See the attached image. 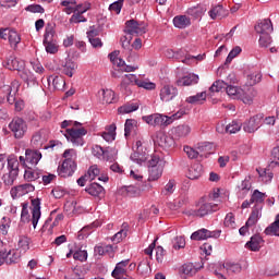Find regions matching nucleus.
<instances>
[{
    "label": "nucleus",
    "instance_id": "obj_33",
    "mask_svg": "<svg viewBox=\"0 0 279 279\" xmlns=\"http://www.w3.org/2000/svg\"><path fill=\"white\" fill-rule=\"evenodd\" d=\"M86 193L88 195H92L93 197H99V195H104V186H101L98 183H92L85 189Z\"/></svg>",
    "mask_w": 279,
    "mask_h": 279
},
{
    "label": "nucleus",
    "instance_id": "obj_30",
    "mask_svg": "<svg viewBox=\"0 0 279 279\" xmlns=\"http://www.w3.org/2000/svg\"><path fill=\"white\" fill-rule=\"evenodd\" d=\"M64 75L68 77H73V73H75V69H77V63L71 59H66L64 64H62Z\"/></svg>",
    "mask_w": 279,
    "mask_h": 279
},
{
    "label": "nucleus",
    "instance_id": "obj_52",
    "mask_svg": "<svg viewBox=\"0 0 279 279\" xmlns=\"http://www.w3.org/2000/svg\"><path fill=\"white\" fill-rule=\"evenodd\" d=\"M8 170L15 171V173H19V159L16 158V156L14 155L9 156Z\"/></svg>",
    "mask_w": 279,
    "mask_h": 279
},
{
    "label": "nucleus",
    "instance_id": "obj_34",
    "mask_svg": "<svg viewBox=\"0 0 279 279\" xmlns=\"http://www.w3.org/2000/svg\"><path fill=\"white\" fill-rule=\"evenodd\" d=\"M205 13H206V7L202 4L187 9V14L190 16H193L194 19H199L201 16H204Z\"/></svg>",
    "mask_w": 279,
    "mask_h": 279
},
{
    "label": "nucleus",
    "instance_id": "obj_56",
    "mask_svg": "<svg viewBox=\"0 0 279 279\" xmlns=\"http://www.w3.org/2000/svg\"><path fill=\"white\" fill-rule=\"evenodd\" d=\"M8 40L11 47H16V45L21 43V36L19 35V33H16V31H10Z\"/></svg>",
    "mask_w": 279,
    "mask_h": 279
},
{
    "label": "nucleus",
    "instance_id": "obj_21",
    "mask_svg": "<svg viewBox=\"0 0 279 279\" xmlns=\"http://www.w3.org/2000/svg\"><path fill=\"white\" fill-rule=\"evenodd\" d=\"M259 217H263V205H255L251 216L246 220V226H256Z\"/></svg>",
    "mask_w": 279,
    "mask_h": 279
},
{
    "label": "nucleus",
    "instance_id": "obj_15",
    "mask_svg": "<svg viewBox=\"0 0 279 279\" xmlns=\"http://www.w3.org/2000/svg\"><path fill=\"white\" fill-rule=\"evenodd\" d=\"M154 142L157 145H159V147H162L163 149H170V147H173L175 145V141L173 140V137L162 132H159L156 134Z\"/></svg>",
    "mask_w": 279,
    "mask_h": 279
},
{
    "label": "nucleus",
    "instance_id": "obj_12",
    "mask_svg": "<svg viewBox=\"0 0 279 279\" xmlns=\"http://www.w3.org/2000/svg\"><path fill=\"white\" fill-rule=\"evenodd\" d=\"M263 113L252 117L248 121L244 122V132H247L248 134H253V132H256V130H258L260 125H263Z\"/></svg>",
    "mask_w": 279,
    "mask_h": 279
},
{
    "label": "nucleus",
    "instance_id": "obj_24",
    "mask_svg": "<svg viewBox=\"0 0 279 279\" xmlns=\"http://www.w3.org/2000/svg\"><path fill=\"white\" fill-rule=\"evenodd\" d=\"M5 264L7 265H16L21 260V252L19 250H10L8 253L4 252Z\"/></svg>",
    "mask_w": 279,
    "mask_h": 279
},
{
    "label": "nucleus",
    "instance_id": "obj_1",
    "mask_svg": "<svg viewBox=\"0 0 279 279\" xmlns=\"http://www.w3.org/2000/svg\"><path fill=\"white\" fill-rule=\"evenodd\" d=\"M64 160L58 167L60 178H71L77 171V150L70 148L63 153Z\"/></svg>",
    "mask_w": 279,
    "mask_h": 279
},
{
    "label": "nucleus",
    "instance_id": "obj_29",
    "mask_svg": "<svg viewBox=\"0 0 279 279\" xmlns=\"http://www.w3.org/2000/svg\"><path fill=\"white\" fill-rule=\"evenodd\" d=\"M16 178H19V172L15 170H9V172L2 175V182L4 186H13L14 182H16Z\"/></svg>",
    "mask_w": 279,
    "mask_h": 279
},
{
    "label": "nucleus",
    "instance_id": "obj_50",
    "mask_svg": "<svg viewBox=\"0 0 279 279\" xmlns=\"http://www.w3.org/2000/svg\"><path fill=\"white\" fill-rule=\"evenodd\" d=\"M27 170L24 172V178L25 180H28V182H35V180H40V173L36 170H32L29 167Z\"/></svg>",
    "mask_w": 279,
    "mask_h": 279
},
{
    "label": "nucleus",
    "instance_id": "obj_42",
    "mask_svg": "<svg viewBox=\"0 0 279 279\" xmlns=\"http://www.w3.org/2000/svg\"><path fill=\"white\" fill-rule=\"evenodd\" d=\"M20 254H25L29 250V238L21 235L17 242Z\"/></svg>",
    "mask_w": 279,
    "mask_h": 279
},
{
    "label": "nucleus",
    "instance_id": "obj_63",
    "mask_svg": "<svg viewBox=\"0 0 279 279\" xmlns=\"http://www.w3.org/2000/svg\"><path fill=\"white\" fill-rule=\"evenodd\" d=\"M175 191V181L170 180L161 191V195H172Z\"/></svg>",
    "mask_w": 279,
    "mask_h": 279
},
{
    "label": "nucleus",
    "instance_id": "obj_13",
    "mask_svg": "<svg viewBox=\"0 0 279 279\" xmlns=\"http://www.w3.org/2000/svg\"><path fill=\"white\" fill-rule=\"evenodd\" d=\"M254 29L256 34H259V36H265L274 33V24L271 23V20L264 19L257 22V25L254 26Z\"/></svg>",
    "mask_w": 279,
    "mask_h": 279
},
{
    "label": "nucleus",
    "instance_id": "obj_47",
    "mask_svg": "<svg viewBox=\"0 0 279 279\" xmlns=\"http://www.w3.org/2000/svg\"><path fill=\"white\" fill-rule=\"evenodd\" d=\"M113 250L112 245L95 246L94 254L95 256H105V254H111Z\"/></svg>",
    "mask_w": 279,
    "mask_h": 279
},
{
    "label": "nucleus",
    "instance_id": "obj_38",
    "mask_svg": "<svg viewBox=\"0 0 279 279\" xmlns=\"http://www.w3.org/2000/svg\"><path fill=\"white\" fill-rule=\"evenodd\" d=\"M206 100V92L197 93L194 96H190L185 99L186 104L197 105L204 104Z\"/></svg>",
    "mask_w": 279,
    "mask_h": 279
},
{
    "label": "nucleus",
    "instance_id": "obj_62",
    "mask_svg": "<svg viewBox=\"0 0 279 279\" xmlns=\"http://www.w3.org/2000/svg\"><path fill=\"white\" fill-rule=\"evenodd\" d=\"M73 258L74 260H80L81 263H84L88 260V252L85 250H78L73 253Z\"/></svg>",
    "mask_w": 279,
    "mask_h": 279
},
{
    "label": "nucleus",
    "instance_id": "obj_27",
    "mask_svg": "<svg viewBox=\"0 0 279 279\" xmlns=\"http://www.w3.org/2000/svg\"><path fill=\"white\" fill-rule=\"evenodd\" d=\"M196 149L201 158H206V156H210V154H213V144L208 142L199 143L197 144Z\"/></svg>",
    "mask_w": 279,
    "mask_h": 279
},
{
    "label": "nucleus",
    "instance_id": "obj_43",
    "mask_svg": "<svg viewBox=\"0 0 279 279\" xmlns=\"http://www.w3.org/2000/svg\"><path fill=\"white\" fill-rule=\"evenodd\" d=\"M63 5L65 14H73L76 11L77 2L75 0H64L61 2Z\"/></svg>",
    "mask_w": 279,
    "mask_h": 279
},
{
    "label": "nucleus",
    "instance_id": "obj_54",
    "mask_svg": "<svg viewBox=\"0 0 279 279\" xmlns=\"http://www.w3.org/2000/svg\"><path fill=\"white\" fill-rule=\"evenodd\" d=\"M12 225V220L10 217H2L1 225H0V231L5 236L8 234V231L10 230V226Z\"/></svg>",
    "mask_w": 279,
    "mask_h": 279
},
{
    "label": "nucleus",
    "instance_id": "obj_11",
    "mask_svg": "<svg viewBox=\"0 0 279 279\" xmlns=\"http://www.w3.org/2000/svg\"><path fill=\"white\" fill-rule=\"evenodd\" d=\"M36 187H34L31 183H24L21 185L13 186L10 191V195L12 199H19V197H23V195H27L28 193H34Z\"/></svg>",
    "mask_w": 279,
    "mask_h": 279
},
{
    "label": "nucleus",
    "instance_id": "obj_14",
    "mask_svg": "<svg viewBox=\"0 0 279 279\" xmlns=\"http://www.w3.org/2000/svg\"><path fill=\"white\" fill-rule=\"evenodd\" d=\"M159 97L165 102L173 101L178 97V88L172 85H165L160 89Z\"/></svg>",
    "mask_w": 279,
    "mask_h": 279
},
{
    "label": "nucleus",
    "instance_id": "obj_3",
    "mask_svg": "<svg viewBox=\"0 0 279 279\" xmlns=\"http://www.w3.org/2000/svg\"><path fill=\"white\" fill-rule=\"evenodd\" d=\"M78 125H82L80 122H74V128L66 129V131H61V134L65 136L66 141L69 143H72L74 147H82L84 145V136L88 134V131L85 128H78Z\"/></svg>",
    "mask_w": 279,
    "mask_h": 279
},
{
    "label": "nucleus",
    "instance_id": "obj_49",
    "mask_svg": "<svg viewBox=\"0 0 279 279\" xmlns=\"http://www.w3.org/2000/svg\"><path fill=\"white\" fill-rule=\"evenodd\" d=\"M265 197H267V194L255 190L251 197V204H263V202H265Z\"/></svg>",
    "mask_w": 279,
    "mask_h": 279
},
{
    "label": "nucleus",
    "instance_id": "obj_41",
    "mask_svg": "<svg viewBox=\"0 0 279 279\" xmlns=\"http://www.w3.org/2000/svg\"><path fill=\"white\" fill-rule=\"evenodd\" d=\"M202 177V165L194 163L189 171L190 180H197V178Z\"/></svg>",
    "mask_w": 279,
    "mask_h": 279
},
{
    "label": "nucleus",
    "instance_id": "obj_25",
    "mask_svg": "<svg viewBox=\"0 0 279 279\" xmlns=\"http://www.w3.org/2000/svg\"><path fill=\"white\" fill-rule=\"evenodd\" d=\"M48 84H52L53 90H64V86H66L64 78L56 75L48 77Z\"/></svg>",
    "mask_w": 279,
    "mask_h": 279
},
{
    "label": "nucleus",
    "instance_id": "obj_18",
    "mask_svg": "<svg viewBox=\"0 0 279 279\" xmlns=\"http://www.w3.org/2000/svg\"><path fill=\"white\" fill-rule=\"evenodd\" d=\"M264 243L265 240H263V236L255 234L251 236V240L245 244V247L251 250V252H260Z\"/></svg>",
    "mask_w": 279,
    "mask_h": 279
},
{
    "label": "nucleus",
    "instance_id": "obj_19",
    "mask_svg": "<svg viewBox=\"0 0 279 279\" xmlns=\"http://www.w3.org/2000/svg\"><path fill=\"white\" fill-rule=\"evenodd\" d=\"M128 265H130V259H124L122 262H119L116 265V268L111 272L112 278L121 279L123 276H125L128 271Z\"/></svg>",
    "mask_w": 279,
    "mask_h": 279
},
{
    "label": "nucleus",
    "instance_id": "obj_22",
    "mask_svg": "<svg viewBox=\"0 0 279 279\" xmlns=\"http://www.w3.org/2000/svg\"><path fill=\"white\" fill-rule=\"evenodd\" d=\"M19 75L27 86H36L38 85V81H36V76H34V73H32L28 70H21L19 72Z\"/></svg>",
    "mask_w": 279,
    "mask_h": 279
},
{
    "label": "nucleus",
    "instance_id": "obj_40",
    "mask_svg": "<svg viewBox=\"0 0 279 279\" xmlns=\"http://www.w3.org/2000/svg\"><path fill=\"white\" fill-rule=\"evenodd\" d=\"M136 110H138V105L134 102H129L118 108L119 114H130V112H136Z\"/></svg>",
    "mask_w": 279,
    "mask_h": 279
},
{
    "label": "nucleus",
    "instance_id": "obj_17",
    "mask_svg": "<svg viewBox=\"0 0 279 279\" xmlns=\"http://www.w3.org/2000/svg\"><path fill=\"white\" fill-rule=\"evenodd\" d=\"M31 210H32V225H33V228L36 229V226H38V221L40 220V216H41L40 198L32 199Z\"/></svg>",
    "mask_w": 279,
    "mask_h": 279
},
{
    "label": "nucleus",
    "instance_id": "obj_59",
    "mask_svg": "<svg viewBox=\"0 0 279 279\" xmlns=\"http://www.w3.org/2000/svg\"><path fill=\"white\" fill-rule=\"evenodd\" d=\"M225 226L229 230H234L236 228V221H234V214L229 213L225 218Z\"/></svg>",
    "mask_w": 279,
    "mask_h": 279
},
{
    "label": "nucleus",
    "instance_id": "obj_61",
    "mask_svg": "<svg viewBox=\"0 0 279 279\" xmlns=\"http://www.w3.org/2000/svg\"><path fill=\"white\" fill-rule=\"evenodd\" d=\"M241 122L232 121L226 126V132L229 134H236V132H241Z\"/></svg>",
    "mask_w": 279,
    "mask_h": 279
},
{
    "label": "nucleus",
    "instance_id": "obj_57",
    "mask_svg": "<svg viewBox=\"0 0 279 279\" xmlns=\"http://www.w3.org/2000/svg\"><path fill=\"white\" fill-rule=\"evenodd\" d=\"M122 43V49H124V53L128 51H132V35H125L124 37L121 38Z\"/></svg>",
    "mask_w": 279,
    "mask_h": 279
},
{
    "label": "nucleus",
    "instance_id": "obj_20",
    "mask_svg": "<svg viewBox=\"0 0 279 279\" xmlns=\"http://www.w3.org/2000/svg\"><path fill=\"white\" fill-rule=\"evenodd\" d=\"M47 143V131L40 130L33 135L32 145L33 147L40 148Z\"/></svg>",
    "mask_w": 279,
    "mask_h": 279
},
{
    "label": "nucleus",
    "instance_id": "obj_10",
    "mask_svg": "<svg viewBox=\"0 0 279 279\" xmlns=\"http://www.w3.org/2000/svg\"><path fill=\"white\" fill-rule=\"evenodd\" d=\"M221 231H210L208 229H199L192 233V241H206V239H219Z\"/></svg>",
    "mask_w": 279,
    "mask_h": 279
},
{
    "label": "nucleus",
    "instance_id": "obj_6",
    "mask_svg": "<svg viewBox=\"0 0 279 279\" xmlns=\"http://www.w3.org/2000/svg\"><path fill=\"white\" fill-rule=\"evenodd\" d=\"M41 158L43 153H40V150L28 148L25 150V157L20 156L19 160L23 167H36V165L40 162Z\"/></svg>",
    "mask_w": 279,
    "mask_h": 279
},
{
    "label": "nucleus",
    "instance_id": "obj_8",
    "mask_svg": "<svg viewBox=\"0 0 279 279\" xmlns=\"http://www.w3.org/2000/svg\"><path fill=\"white\" fill-rule=\"evenodd\" d=\"M9 130L13 133L14 138H23L27 134V122L22 118H14L9 123Z\"/></svg>",
    "mask_w": 279,
    "mask_h": 279
},
{
    "label": "nucleus",
    "instance_id": "obj_51",
    "mask_svg": "<svg viewBox=\"0 0 279 279\" xmlns=\"http://www.w3.org/2000/svg\"><path fill=\"white\" fill-rule=\"evenodd\" d=\"M228 83L225 81L218 80L209 87L210 93H221L223 88H227Z\"/></svg>",
    "mask_w": 279,
    "mask_h": 279
},
{
    "label": "nucleus",
    "instance_id": "obj_9",
    "mask_svg": "<svg viewBox=\"0 0 279 279\" xmlns=\"http://www.w3.org/2000/svg\"><path fill=\"white\" fill-rule=\"evenodd\" d=\"M44 46L47 53H58V41H56V32L51 27H47L44 35Z\"/></svg>",
    "mask_w": 279,
    "mask_h": 279
},
{
    "label": "nucleus",
    "instance_id": "obj_53",
    "mask_svg": "<svg viewBox=\"0 0 279 279\" xmlns=\"http://www.w3.org/2000/svg\"><path fill=\"white\" fill-rule=\"evenodd\" d=\"M263 75L259 72H253L247 75V85L248 86H256L258 82H260Z\"/></svg>",
    "mask_w": 279,
    "mask_h": 279
},
{
    "label": "nucleus",
    "instance_id": "obj_64",
    "mask_svg": "<svg viewBox=\"0 0 279 279\" xmlns=\"http://www.w3.org/2000/svg\"><path fill=\"white\" fill-rule=\"evenodd\" d=\"M154 167H162V160L156 155L151 156L148 160V169H153Z\"/></svg>",
    "mask_w": 279,
    "mask_h": 279
},
{
    "label": "nucleus",
    "instance_id": "obj_2",
    "mask_svg": "<svg viewBox=\"0 0 279 279\" xmlns=\"http://www.w3.org/2000/svg\"><path fill=\"white\" fill-rule=\"evenodd\" d=\"M184 111H178L171 116H165L162 113H153L149 116H144L142 120L147 123V125H151L153 128L160 126L167 128L173 123V121H178V119H182Z\"/></svg>",
    "mask_w": 279,
    "mask_h": 279
},
{
    "label": "nucleus",
    "instance_id": "obj_23",
    "mask_svg": "<svg viewBox=\"0 0 279 279\" xmlns=\"http://www.w3.org/2000/svg\"><path fill=\"white\" fill-rule=\"evenodd\" d=\"M199 82V76L197 74H189L177 81V86H193Z\"/></svg>",
    "mask_w": 279,
    "mask_h": 279
},
{
    "label": "nucleus",
    "instance_id": "obj_37",
    "mask_svg": "<svg viewBox=\"0 0 279 279\" xmlns=\"http://www.w3.org/2000/svg\"><path fill=\"white\" fill-rule=\"evenodd\" d=\"M256 172L259 175V180L267 184V182H271L274 180V173L267 169L257 168Z\"/></svg>",
    "mask_w": 279,
    "mask_h": 279
},
{
    "label": "nucleus",
    "instance_id": "obj_31",
    "mask_svg": "<svg viewBox=\"0 0 279 279\" xmlns=\"http://www.w3.org/2000/svg\"><path fill=\"white\" fill-rule=\"evenodd\" d=\"M223 269H226L227 274H229V276H232V274H241V270L243 269L241 267V264L239 263H234V262H226L222 265Z\"/></svg>",
    "mask_w": 279,
    "mask_h": 279
},
{
    "label": "nucleus",
    "instance_id": "obj_28",
    "mask_svg": "<svg viewBox=\"0 0 279 279\" xmlns=\"http://www.w3.org/2000/svg\"><path fill=\"white\" fill-rule=\"evenodd\" d=\"M172 134L175 136V138H184L191 134V126L186 124L175 126L172 131Z\"/></svg>",
    "mask_w": 279,
    "mask_h": 279
},
{
    "label": "nucleus",
    "instance_id": "obj_35",
    "mask_svg": "<svg viewBox=\"0 0 279 279\" xmlns=\"http://www.w3.org/2000/svg\"><path fill=\"white\" fill-rule=\"evenodd\" d=\"M148 155L147 153H141V150H135L130 159L133 161V162H136L137 165H143L145 162H147V159H148Z\"/></svg>",
    "mask_w": 279,
    "mask_h": 279
},
{
    "label": "nucleus",
    "instance_id": "obj_39",
    "mask_svg": "<svg viewBox=\"0 0 279 279\" xmlns=\"http://www.w3.org/2000/svg\"><path fill=\"white\" fill-rule=\"evenodd\" d=\"M148 173L149 182H156V180L162 177V166L148 168Z\"/></svg>",
    "mask_w": 279,
    "mask_h": 279
},
{
    "label": "nucleus",
    "instance_id": "obj_60",
    "mask_svg": "<svg viewBox=\"0 0 279 279\" xmlns=\"http://www.w3.org/2000/svg\"><path fill=\"white\" fill-rule=\"evenodd\" d=\"M186 246V240H184V236L180 235L172 240V247L174 250H182Z\"/></svg>",
    "mask_w": 279,
    "mask_h": 279
},
{
    "label": "nucleus",
    "instance_id": "obj_44",
    "mask_svg": "<svg viewBox=\"0 0 279 279\" xmlns=\"http://www.w3.org/2000/svg\"><path fill=\"white\" fill-rule=\"evenodd\" d=\"M279 223L277 220H275L270 226H268L265 231L264 234H266L267 236H279Z\"/></svg>",
    "mask_w": 279,
    "mask_h": 279
},
{
    "label": "nucleus",
    "instance_id": "obj_46",
    "mask_svg": "<svg viewBox=\"0 0 279 279\" xmlns=\"http://www.w3.org/2000/svg\"><path fill=\"white\" fill-rule=\"evenodd\" d=\"M125 236H128V223H123V229H121L119 232H117L111 241H113V243H121V241H123V239H125Z\"/></svg>",
    "mask_w": 279,
    "mask_h": 279
},
{
    "label": "nucleus",
    "instance_id": "obj_32",
    "mask_svg": "<svg viewBox=\"0 0 279 279\" xmlns=\"http://www.w3.org/2000/svg\"><path fill=\"white\" fill-rule=\"evenodd\" d=\"M254 97H256V90L252 87H248L246 89V92L244 89H242V94H241V101H243V104H252V101H254Z\"/></svg>",
    "mask_w": 279,
    "mask_h": 279
},
{
    "label": "nucleus",
    "instance_id": "obj_7",
    "mask_svg": "<svg viewBox=\"0 0 279 279\" xmlns=\"http://www.w3.org/2000/svg\"><path fill=\"white\" fill-rule=\"evenodd\" d=\"M125 34L129 36H143L147 33V24L144 22H137L136 20H130L125 23Z\"/></svg>",
    "mask_w": 279,
    "mask_h": 279
},
{
    "label": "nucleus",
    "instance_id": "obj_26",
    "mask_svg": "<svg viewBox=\"0 0 279 279\" xmlns=\"http://www.w3.org/2000/svg\"><path fill=\"white\" fill-rule=\"evenodd\" d=\"M173 25L178 29H186L191 25V19L186 15H177L173 17Z\"/></svg>",
    "mask_w": 279,
    "mask_h": 279
},
{
    "label": "nucleus",
    "instance_id": "obj_36",
    "mask_svg": "<svg viewBox=\"0 0 279 279\" xmlns=\"http://www.w3.org/2000/svg\"><path fill=\"white\" fill-rule=\"evenodd\" d=\"M227 95L231 97V99H240L241 95H243V88L228 85L226 87Z\"/></svg>",
    "mask_w": 279,
    "mask_h": 279
},
{
    "label": "nucleus",
    "instance_id": "obj_58",
    "mask_svg": "<svg viewBox=\"0 0 279 279\" xmlns=\"http://www.w3.org/2000/svg\"><path fill=\"white\" fill-rule=\"evenodd\" d=\"M182 271L185 276H195L197 274V268L193 263H187L182 266Z\"/></svg>",
    "mask_w": 279,
    "mask_h": 279
},
{
    "label": "nucleus",
    "instance_id": "obj_48",
    "mask_svg": "<svg viewBox=\"0 0 279 279\" xmlns=\"http://www.w3.org/2000/svg\"><path fill=\"white\" fill-rule=\"evenodd\" d=\"M274 43V39L271 38V34L268 35H259L258 45L262 49H267L269 45Z\"/></svg>",
    "mask_w": 279,
    "mask_h": 279
},
{
    "label": "nucleus",
    "instance_id": "obj_4",
    "mask_svg": "<svg viewBox=\"0 0 279 279\" xmlns=\"http://www.w3.org/2000/svg\"><path fill=\"white\" fill-rule=\"evenodd\" d=\"M130 84L138 86L140 88H145L146 90H154V88H156V84L145 82L138 78L135 74H125L120 84V89L128 90Z\"/></svg>",
    "mask_w": 279,
    "mask_h": 279
},
{
    "label": "nucleus",
    "instance_id": "obj_5",
    "mask_svg": "<svg viewBox=\"0 0 279 279\" xmlns=\"http://www.w3.org/2000/svg\"><path fill=\"white\" fill-rule=\"evenodd\" d=\"M219 209V204L217 203H203L197 206L196 209H189L185 211L187 217H206V215H210V213H217Z\"/></svg>",
    "mask_w": 279,
    "mask_h": 279
},
{
    "label": "nucleus",
    "instance_id": "obj_55",
    "mask_svg": "<svg viewBox=\"0 0 279 279\" xmlns=\"http://www.w3.org/2000/svg\"><path fill=\"white\" fill-rule=\"evenodd\" d=\"M101 95L104 104H112L114 101V92L112 89H102Z\"/></svg>",
    "mask_w": 279,
    "mask_h": 279
},
{
    "label": "nucleus",
    "instance_id": "obj_16",
    "mask_svg": "<svg viewBox=\"0 0 279 279\" xmlns=\"http://www.w3.org/2000/svg\"><path fill=\"white\" fill-rule=\"evenodd\" d=\"M5 69H9V71H17L21 72L23 69H25V61L14 57L10 56L7 61L4 62Z\"/></svg>",
    "mask_w": 279,
    "mask_h": 279
},
{
    "label": "nucleus",
    "instance_id": "obj_45",
    "mask_svg": "<svg viewBox=\"0 0 279 279\" xmlns=\"http://www.w3.org/2000/svg\"><path fill=\"white\" fill-rule=\"evenodd\" d=\"M122 193H125L129 195V197H136L137 195H141V187L136 185H129L121 189Z\"/></svg>",
    "mask_w": 279,
    "mask_h": 279
}]
</instances>
